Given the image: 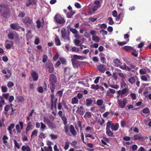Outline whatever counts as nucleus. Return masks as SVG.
<instances>
[{
	"instance_id": "052dcab7",
	"label": "nucleus",
	"mask_w": 151,
	"mask_h": 151,
	"mask_svg": "<svg viewBox=\"0 0 151 151\" xmlns=\"http://www.w3.org/2000/svg\"><path fill=\"white\" fill-rule=\"evenodd\" d=\"M64 129L65 133H67L68 132L69 128L68 126H67V125H65L64 127Z\"/></svg>"
},
{
	"instance_id": "a18cd8bd",
	"label": "nucleus",
	"mask_w": 151,
	"mask_h": 151,
	"mask_svg": "<svg viewBox=\"0 0 151 151\" xmlns=\"http://www.w3.org/2000/svg\"><path fill=\"white\" fill-rule=\"evenodd\" d=\"M44 148L45 151H52V148L50 146L48 147H45Z\"/></svg>"
},
{
	"instance_id": "bf43d9fd",
	"label": "nucleus",
	"mask_w": 151,
	"mask_h": 151,
	"mask_svg": "<svg viewBox=\"0 0 151 151\" xmlns=\"http://www.w3.org/2000/svg\"><path fill=\"white\" fill-rule=\"evenodd\" d=\"M7 86L9 88H11L14 86V84L12 82L10 81L8 83Z\"/></svg>"
},
{
	"instance_id": "ddd939ff",
	"label": "nucleus",
	"mask_w": 151,
	"mask_h": 151,
	"mask_svg": "<svg viewBox=\"0 0 151 151\" xmlns=\"http://www.w3.org/2000/svg\"><path fill=\"white\" fill-rule=\"evenodd\" d=\"M32 126L31 122H29L27 123V125L26 129V132L27 134L29 131L32 129Z\"/></svg>"
},
{
	"instance_id": "4be33fe9",
	"label": "nucleus",
	"mask_w": 151,
	"mask_h": 151,
	"mask_svg": "<svg viewBox=\"0 0 151 151\" xmlns=\"http://www.w3.org/2000/svg\"><path fill=\"white\" fill-rule=\"evenodd\" d=\"M106 134L108 136L110 137L114 136L113 132L110 129H106Z\"/></svg>"
},
{
	"instance_id": "2f4dec72",
	"label": "nucleus",
	"mask_w": 151,
	"mask_h": 151,
	"mask_svg": "<svg viewBox=\"0 0 151 151\" xmlns=\"http://www.w3.org/2000/svg\"><path fill=\"white\" fill-rule=\"evenodd\" d=\"M59 60H60L61 63L64 65H66L67 64V62L66 60L64 58L61 57L59 58Z\"/></svg>"
},
{
	"instance_id": "3c124183",
	"label": "nucleus",
	"mask_w": 151,
	"mask_h": 151,
	"mask_svg": "<svg viewBox=\"0 0 151 151\" xmlns=\"http://www.w3.org/2000/svg\"><path fill=\"white\" fill-rule=\"evenodd\" d=\"M37 27L38 28H40L41 26V22L40 21L38 20L36 21Z\"/></svg>"
},
{
	"instance_id": "c9c22d12",
	"label": "nucleus",
	"mask_w": 151,
	"mask_h": 151,
	"mask_svg": "<svg viewBox=\"0 0 151 151\" xmlns=\"http://www.w3.org/2000/svg\"><path fill=\"white\" fill-rule=\"evenodd\" d=\"M62 119L63 121V124L65 125H67L68 122L66 117L65 116H63V117H62Z\"/></svg>"
},
{
	"instance_id": "680f3d73",
	"label": "nucleus",
	"mask_w": 151,
	"mask_h": 151,
	"mask_svg": "<svg viewBox=\"0 0 151 151\" xmlns=\"http://www.w3.org/2000/svg\"><path fill=\"white\" fill-rule=\"evenodd\" d=\"M104 122V120L103 119H99L98 120V123L100 125H101Z\"/></svg>"
},
{
	"instance_id": "412c9836",
	"label": "nucleus",
	"mask_w": 151,
	"mask_h": 151,
	"mask_svg": "<svg viewBox=\"0 0 151 151\" xmlns=\"http://www.w3.org/2000/svg\"><path fill=\"white\" fill-rule=\"evenodd\" d=\"M99 55L100 57V60L101 62L102 63H104L106 60V58L104 57L105 55L103 53H101L99 54Z\"/></svg>"
},
{
	"instance_id": "4d7b16f0",
	"label": "nucleus",
	"mask_w": 151,
	"mask_h": 151,
	"mask_svg": "<svg viewBox=\"0 0 151 151\" xmlns=\"http://www.w3.org/2000/svg\"><path fill=\"white\" fill-rule=\"evenodd\" d=\"M133 50V52H131V54L134 57H137L138 55V54L137 53V51L136 50Z\"/></svg>"
},
{
	"instance_id": "bb28decb",
	"label": "nucleus",
	"mask_w": 151,
	"mask_h": 151,
	"mask_svg": "<svg viewBox=\"0 0 151 151\" xmlns=\"http://www.w3.org/2000/svg\"><path fill=\"white\" fill-rule=\"evenodd\" d=\"M113 62L115 63V66L116 67L119 66V64L120 63V60L118 58L114 60Z\"/></svg>"
},
{
	"instance_id": "1a4fd4ad",
	"label": "nucleus",
	"mask_w": 151,
	"mask_h": 151,
	"mask_svg": "<svg viewBox=\"0 0 151 151\" xmlns=\"http://www.w3.org/2000/svg\"><path fill=\"white\" fill-rule=\"evenodd\" d=\"M19 124H17L16 126V128L17 132H20L23 127V123L22 122H19Z\"/></svg>"
},
{
	"instance_id": "c756f323",
	"label": "nucleus",
	"mask_w": 151,
	"mask_h": 151,
	"mask_svg": "<svg viewBox=\"0 0 151 151\" xmlns=\"http://www.w3.org/2000/svg\"><path fill=\"white\" fill-rule=\"evenodd\" d=\"M37 133H38V131L37 130L35 129L34 131H33L31 134V138L32 137H35L37 135Z\"/></svg>"
},
{
	"instance_id": "a878e982",
	"label": "nucleus",
	"mask_w": 151,
	"mask_h": 151,
	"mask_svg": "<svg viewBox=\"0 0 151 151\" xmlns=\"http://www.w3.org/2000/svg\"><path fill=\"white\" fill-rule=\"evenodd\" d=\"M128 89L127 88H125L121 90H119L121 94V97H122V95L125 94L128 91Z\"/></svg>"
},
{
	"instance_id": "e2e57ef3",
	"label": "nucleus",
	"mask_w": 151,
	"mask_h": 151,
	"mask_svg": "<svg viewBox=\"0 0 151 151\" xmlns=\"http://www.w3.org/2000/svg\"><path fill=\"white\" fill-rule=\"evenodd\" d=\"M101 6V4H97L95 5V12L99 9Z\"/></svg>"
},
{
	"instance_id": "49530a36",
	"label": "nucleus",
	"mask_w": 151,
	"mask_h": 151,
	"mask_svg": "<svg viewBox=\"0 0 151 151\" xmlns=\"http://www.w3.org/2000/svg\"><path fill=\"white\" fill-rule=\"evenodd\" d=\"M18 100L20 102H22L24 101V99L23 96H19L17 97Z\"/></svg>"
},
{
	"instance_id": "f8f14e48",
	"label": "nucleus",
	"mask_w": 151,
	"mask_h": 151,
	"mask_svg": "<svg viewBox=\"0 0 151 151\" xmlns=\"http://www.w3.org/2000/svg\"><path fill=\"white\" fill-rule=\"evenodd\" d=\"M10 15L9 11L7 8L5 10H4V12L2 13L1 16L4 17L8 18Z\"/></svg>"
},
{
	"instance_id": "79ce46f5",
	"label": "nucleus",
	"mask_w": 151,
	"mask_h": 151,
	"mask_svg": "<svg viewBox=\"0 0 151 151\" xmlns=\"http://www.w3.org/2000/svg\"><path fill=\"white\" fill-rule=\"evenodd\" d=\"M8 37L9 39L10 40H13L14 38V35L13 33H9L8 35Z\"/></svg>"
},
{
	"instance_id": "0eeeda50",
	"label": "nucleus",
	"mask_w": 151,
	"mask_h": 151,
	"mask_svg": "<svg viewBox=\"0 0 151 151\" xmlns=\"http://www.w3.org/2000/svg\"><path fill=\"white\" fill-rule=\"evenodd\" d=\"M49 79L51 84H55L56 83L57 78L55 74H52L50 75Z\"/></svg>"
},
{
	"instance_id": "aec40b11",
	"label": "nucleus",
	"mask_w": 151,
	"mask_h": 151,
	"mask_svg": "<svg viewBox=\"0 0 151 151\" xmlns=\"http://www.w3.org/2000/svg\"><path fill=\"white\" fill-rule=\"evenodd\" d=\"M119 127V126L118 123H116L115 124L113 123L112 127H111V129L113 131H116L118 129Z\"/></svg>"
},
{
	"instance_id": "dca6fc26",
	"label": "nucleus",
	"mask_w": 151,
	"mask_h": 151,
	"mask_svg": "<svg viewBox=\"0 0 151 151\" xmlns=\"http://www.w3.org/2000/svg\"><path fill=\"white\" fill-rule=\"evenodd\" d=\"M118 67L122 70H125L128 71H130L131 70V69L129 67L127 66L126 64L125 63H124L122 65H119V66Z\"/></svg>"
},
{
	"instance_id": "c85d7f7f",
	"label": "nucleus",
	"mask_w": 151,
	"mask_h": 151,
	"mask_svg": "<svg viewBox=\"0 0 151 151\" xmlns=\"http://www.w3.org/2000/svg\"><path fill=\"white\" fill-rule=\"evenodd\" d=\"M124 49L127 51H131L134 50L133 47L129 46H125L124 47Z\"/></svg>"
},
{
	"instance_id": "a211bd4d",
	"label": "nucleus",
	"mask_w": 151,
	"mask_h": 151,
	"mask_svg": "<svg viewBox=\"0 0 151 151\" xmlns=\"http://www.w3.org/2000/svg\"><path fill=\"white\" fill-rule=\"evenodd\" d=\"M70 132L74 136H76L77 134V132L75 129L74 126L71 125L70 126Z\"/></svg>"
},
{
	"instance_id": "473e14b6",
	"label": "nucleus",
	"mask_w": 151,
	"mask_h": 151,
	"mask_svg": "<svg viewBox=\"0 0 151 151\" xmlns=\"http://www.w3.org/2000/svg\"><path fill=\"white\" fill-rule=\"evenodd\" d=\"M129 39H128L126 42H118V44L120 46H122L126 44L129 42Z\"/></svg>"
},
{
	"instance_id": "b1692460",
	"label": "nucleus",
	"mask_w": 151,
	"mask_h": 151,
	"mask_svg": "<svg viewBox=\"0 0 151 151\" xmlns=\"http://www.w3.org/2000/svg\"><path fill=\"white\" fill-rule=\"evenodd\" d=\"M11 106L9 105H6L4 108V112H3V113L5 115H6L7 112L9 110Z\"/></svg>"
},
{
	"instance_id": "f03ea898",
	"label": "nucleus",
	"mask_w": 151,
	"mask_h": 151,
	"mask_svg": "<svg viewBox=\"0 0 151 151\" xmlns=\"http://www.w3.org/2000/svg\"><path fill=\"white\" fill-rule=\"evenodd\" d=\"M43 121L47 125L49 128L53 129L56 128V124L53 122L51 121L47 117H44Z\"/></svg>"
},
{
	"instance_id": "6ab92c4d",
	"label": "nucleus",
	"mask_w": 151,
	"mask_h": 151,
	"mask_svg": "<svg viewBox=\"0 0 151 151\" xmlns=\"http://www.w3.org/2000/svg\"><path fill=\"white\" fill-rule=\"evenodd\" d=\"M10 28L14 30H16L19 28V24L18 23H13L10 24Z\"/></svg>"
},
{
	"instance_id": "09e8293b",
	"label": "nucleus",
	"mask_w": 151,
	"mask_h": 151,
	"mask_svg": "<svg viewBox=\"0 0 151 151\" xmlns=\"http://www.w3.org/2000/svg\"><path fill=\"white\" fill-rule=\"evenodd\" d=\"M40 124H41V126L40 127V129H42V131H43V129H45L46 127V126L45 124H44L42 122H40Z\"/></svg>"
},
{
	"instance_id": "4c0bfd02",
	"label": "nucleus",
	"mask_w": 151,
	"mask_h": 151,
	"mask_svg": "<svg viewBox=\"0 0 151 151\" xmlns=\"http://www.w3.org/2000/svg\"><path fill=\"white\" fill-rule=\"evenodd\" d=\"M50 86V90L51 93H53L55 87V84H51Z\"/></svg>"
},
{
	"instance_id": "72a5a7b5",
	"label": "nucleus",
	"mask_w": 151,
	"mask_h": 151,
	"mask_svg": "<svg viewBox=\"0 0 151 151\" xmlns=\"http://www.w3.org/2000/svg\"><path fill=\"white\" fill-rule=\"evenodd\" d=\"M83 110V107L82 106L80 107V108H78L77 110V111H78L79 114L81 115H83L84 114V112L82 110Z\"/></svg>"
},
{
	"instance_id": "7ed1b4c3",
	"label": "nucleus",
	"mask_w": 151,
	"mask_h": 151,
	"mask_svg": "<svg viewBox=\"0 0 151 151\" xmlns=\"http://www.w3.org/2000/svg\"><path fill=\"white\" fill-rule=\"evenodd\" d=\"M45 68L46 71L50 73H52L54 70V68L52 63L48 61L45 64Z\"/></svg>"
},
{
	"instance_id": "6e6552de",
	"label": "nucleus",
	"mask_w": 151,
	"mask_h": 151,
	"mask_svg": "<svg viewBox=\"0 0 151 151\" xmlns=\"http://www.w3.org/2000/svg\"><path fill=\"white\" fill-rule=\"evenodd\" d=\"M71 61L73 67L75 68H77L82 63L81 62L78 61L75 59H72Z\"/></svg>"
},
{
	"instance_id": "5fc2aeb1",
	"label": "nucleus",
	"mask_w": 151,
	"mask_h": 151,
	"mask_svg": "<svg viewBox=\"0 0 151 151\" xmlns=\"http://www.w3.org/2000/svg\"><path fill=\"white\" fill-rule=\"evenodd\" d=\"M86 104L87 105L91 104L92 103V101L90 99H86Z\"/></svg>"
},
{
	"instance_id": "4468645a",
	"label": "nucleus",
	"mask_w": 151,
	"mask_h": 151,
	"mask_svg": "<svg viewBox=\"0 0 151 151\" xmlns=\"http://www.w3.org/2000/svg\"><path fill=\"white\" fill-rule=\"evenodd\" d=\"M31 74L33 81H36L37 80L38 78V75L37 72L36 71L33 72Z\"/></svg>"
},
{
	"instance_id": "8fccbe9b",
	"label": "nucleus",
	"mask_w": 151,
	"mask_h": 151,
	"mask_svg": "<svg viewBox=\"0 0 151 151\" xmlns=\"http://www.w3.org/2000/svg\"><path fill=\"white\" fill-rule=\"evenodd\" d=\"M84 117H87L90 118L91 117V114L89 112H86L84 116Z\"/></svg>"
},
{
	"instance_id": "393cba45",
	"label": "nucleus",
	"mask_w": 151,
	"mask_h": 151,
	"mask_svg": "<svg viewBox=\"0 0 151 151\" xmlns=\"http://www.w3.org/2000/svg\"><path fill=\"white\" fill-rule=\"evenodd\" d=\"M22 151H31V149L28 145H23L22 147Z\"/></svg>"
},
{
	"instance_id": "9b49d317",
	"label": "nucleus",
	"mask_w": 151,
	"mask_h": 151,
	"mask_svg": "<svg viewBox=\"0 0 151 151\" xmlns=\"http://www.w3.org/2000/svg\"><path fill=\"white\" fill-rule=\"evenodd\" d=\"M144 138L143 137L140 133L134 135L132 137V139L134 140H139Z\"/></svg>"
},
{
	"instance_id": "2eb2a0df",
	"label": "nucleus",
	"mask_w": 151,
	"mask_h": 151,
	"mask_svg": "<svg viewBox=\"0 0 151 151\" xmlns=\"http://www.w3.org/2000/svg\"><path fill=\"white\" fill-rule=\"evenodd\" d=\"M73 59L76 60H82L84 59H86V57L84 56H82L81 55H73Z\"/></svg>"
},
{
	"instance_id": "864d4df0",
	"label": "nucleus",
	"mask_w": 151,
	"mask_h": 151,
	"mask_svg": "<svg viewBox=\"0 0 151 151\" xmlns=\"http://www.w3.org/2000/svg\"><path fill=\"white\" fill-rule=\"evenodd\" d=\"M72 51L75 52H78L79 51V49L78 48H77L76 47H73L71 49Z\"/></svg>"
},
{
	"instance_id": "20e7f679",
	"label": "nucleus",
	"mask_w": 151,
	"mask_h": 151,
	"mask_svg": "<svg viewBox=\"0 0 151 151\" xmlns=\"http://www.w3.org/2000/svg\"><path fill=\"white\" fill-rule=\"evenodd\" d=\"M127 98H124L122 100L118 99L117 103L118 106L119 108H124L125 107L127 103Z\"/></svg>"
},
{
	"instance_id": "5701e85b",
	"label": "nucleus",
	"mask_w": 151,
	"mask_h": 151,
	"mask_svg": "<svg viewBox=\"0 0 151 151\" xmlns=\"http://www.w3.org/2000/svg\"><path fill=\"white\" fill-rule=\"evenodd\" d=\"M55 44L57 46H59L61 45V42L59 39V37L58 36H56L55 38Z\"/></svg>"
},
{
	"instance_id": "69168bd1",
	"label": "nucleus",
	"mask_w": 151,
	"mask_h": 151,
	"mask_svg": "<svg viewBox=\"0 0 151 151\" xmlns=\"http://www.w3.org/2000/svg\"><path fill=\"white\" fill-rule=\"evenodd\" d=\"M1 88L2 91L3 92H6L7 91V88L6 86H2Z\"/></svg>"
},
{
	"instance_id": "603ef678",
	"label": "nucleus",
	"mask_w": 151,
	"mask_h": 151,
	"mask_svg": "<svg viewBox=\"0 0 151 151\" xmlns=\"http://www.w3.org/2000/svg\"><path fill=\"white\" fill-rule=\"evenodd\" d=\"M108 20L109 21V24L110 25H112L114 24V22L113 21L112 18L110 17L108 18Z\"/></svg>"
},
{
	"instance_id": "f257e3e1",
	"label": "nucleus",
	"mask_w": 151,
	"mask_h": 151,
	"mask_svg": "<svg viewBox=\"0 0 151 151\" xmlns=\"http://www.w3.org/2000/svg\"><path fill=\"white\" fill-rule=\"evenodd\" d=\"M22 21L27 27L31 28L34 25L32 19L29 17H25L22 19Z\"/></svg>"
},
{
	"instance_id": "ea45409f",
	"label": "nucleus",
	"mask_w": 151,
	"mask_h": 151,
	"mask_svg": "<svg viewBox=\"0 0 151 151\" xmlns=\"http://www.w3.org/2000/svg\"><path fill=\"white\" fill-rule=\"evenodd\" d=\"M100 32L102 34L103 36H104L105 35H107L108 33V32L107 31L104 30L103 29H101L100 31Z\"/></svg>"
},
{
	"instance_id": "e433bc0d",
	"label": "nucleus",
	"mask_w": 151,
	"mask_h": 151,
	"mask_svg": "<svg viewBox=\"0 0 151 151\" xmlns=\"http://www.w3.org/2000/svg\"><path fill=\"white\" fill-rule=\"evenodd\" d=\"M47 56L46 55H42V61L43 63H45L47 60Z\"/></svg>"
},
{
	"instance_id": "39448f33",
	"label": "nucleus",
	"mask_w": 151,
	"mask_h": 151,
	"mask_svg": "<svg viewBox=\"0 0 151 151\" xmlns=\"http://www.w3.org/2000/svg\"><path fill=\"white\" fill-rule=\"evenodd\" d=\"M61 36L63 39L68 40H70L69 37L70 32H68V34L65 29L63 27L61 29Z\"/></svg>"
},
{
	"instance_id": "a19ab883",
	"label": "nucleus",
	"mask_w": 151,
	"mask_h": 151,
	"mask_svg": "<svg viewBox=\"0 0 151 151\" xmlns=\"http://www.w3.org/2000/svg\"><path fill=\"white\" fill-rule=\"evenodd\" d=\"M70 30L73 34L78 33V32L75 28H70Z\"/></svg>"
},
{
	"instance_id": "774afa93",
	"label": "nucleus",
	"mask_w": 151,
	"mask_h": 151,
	"mask_svg": "<svg viewBox=\"0 0 151 151\" xmlns=\"http://www.w3.org/2000/svg\"><path fill=\"white\" fill-rule=\"evenodd\" d=\"M138 148L137 145H133L132 146V150L133 151H134L136 150Z\"/></svg>"
},
{
	"instance_id": "f704fd0d",
	"label": "nucleus",
	"mask_w": 151,
	"mask_h": 151,
	"mask_svg": "<svg viewBox=\"0 0 151 151\" xmlns=\"http://www.w3.org/2000/svg\"><path fill=\"white\" fill-rule=\"evenodd\" d=\"M128 81L131 84H133L135 82V80L134 77H132L129 79Z\"/></svg>"
},
{
	"instance_id": "338daca9",
	"label": "nucleus",
	"mask_w": 151,
	"mask_h": 151,
	"mask_svg": "<svg viewBox=\"0 0 151 151\" xmlns=\"http://www.w3.org/2000/svg\"><path fill=\"white\" fill-rule=\"evenodd\" d=\"M9 93H6L3 94L2 96L4 97L7 100L8 99L9 96Z\"/></svg>"
},
{
	"instance_id": "6e6d98bb",
	"label": "nucleus",
	"mask_w": 151,
	"mask_h": 151,
	"mask_svg": "<svg viewBox=\"0 0 151 151\" xmlns=\"http://www.w3.org/2000/svg\"><path fill=\"white\" fill-rule=\"evenodd\" d=\"M130 96L132 100H135L136 99V96L135 93H132L130 94Z\"/></svg>"
},
{
	"instance_id": "58836bf2",
	"label": "nucleus",
	"mask_w": 151,
	"mask_h": 151,
	"mask_svg": "<svg viewBox=\"0 0 151 151\" xmlns=\"http://www.w3.org/2000/svg\"><path fill=\"white\" fill-rule=\"evenodd\" d=\"M142 112L144 114H148L150 113V110L148 108H145L142 110Z\"/></svg>"
},
{
	"instance_id": "7c9ffc66",
	"label": "nucleus",
	"mask_w": 151,
	"mask_h": 151,
	"mask_svg": "<svg viewBox=\"0 0 151 151\" xmlns=\"http://www.w3.org/2000/svg\"><path fill=\"white\" fill-rule=\"evenodd\" d=\"M71 103L73 104H77L78 103V99L77 98L74 97L72 99Z\"/></svg>"
},
{
	"instance_id": "cd10ccee",
	"label": "nucleus",
	"mask_w": 151,
	"mask_h": 151,
	"mask_svg": "<svg viewBox=\"0 0 151 151\" xmlns=\"http://www.w3.org/2000/svg\"><path fill=\"white\" fill-rule=\"evenodd\" d=\"M113 124V123H112V121L108 120V122L106 124V129H110V128H111Z\"/></svg>"
},
{
	"instance_id": "c03bdc74",
	"label": "nucleus",
	"mask_w": 151,
	"mask_h": 151,
	"mask_svg": "<svg viewBox=\"0 0 151 151\" xmlns=\"http://www.w3.org/2000/svg\"><path fill=\"white\" fill-rule=\"evenodd\" d=\"M103 104V101L102 99H98L97 101V104L99 106H101Z\"/></svg>"
},
{
	"instance_id": "423d86ee",
	"label": "nucleus",
	"mask_w": 151,
	"mask_h": 151,
	"mask_svg": "<svg viewBox=\"0 0 151 151\" xmlns=\"http://www.w3.org/2000/svg\"><path fill=\"white\" fill-rule=\"evenodd\" d=\"M54 19L57 23L59 24L64 23L65 22L64 19L60 14H56L55 17Z\"/></svg>"
},
{
	"instance_id": "f3484780",
	"label": "nucleus",
	"mask_w": 151,
	"mask_h": 151,
	"mask_svg": "<svg viewBox=\"0 0 151 151\" xmlns=\"http://www.w3.org/2000/svg\"><path fill=\"white\" fill-rule=\"evenodd\" d=\"M94 5H90L89 6V9L88 10V13L90 15H92L94 14Z\"/></svg>"
},
{
	"instance_id": "de8ad7c7",
	"label": "nucleus",
	"mask_w": 151,
	"mask_h": 151,
	"mask_svg": "<svg viewBox=\"0 0 151 151\" xmlns=\"http://www.w3.org/2000/svg\"><path fill=\"white\" fill-rule=\"evenodd\" d=\"M139 72L140 74L143 75L146 73V71L145 69H142L140 70Z\"/></svg>"
},
{
	"instance_id": "9d476101",
	"label": "nucleus",
	"mask_w": 151,
	"mask_h": 151,
	"mask_svg": "<svg viewBox=\"0 0 151 151\" xmlns=\"http://www.w3.org/2000/svg\"><path fill=\"white\" fill-rule=\"evenodd\" d=\"M97 68L102 73H104L106 70V67L103 64H100L98 65Z\"/></svg>"
},
{
	"instance_id": "37998d69",
	"label": "nucleus",
	"mask_w": 151,
	"mask_h": 151,
	"mask_svg": "<svg viewBox=\"0 0 151 151\" xmlns=\"http://www.w3.org/2000/svg\"><path fill=\"white\" fill-rule=\"evenodd\" d=\"M14 142L15 147H16L18 149H19L20 148V147L18 143L17 142V140L14 139Z\"/></svg>"
},
{
	"instance_id": "13d9d810",
	"label": "nucleus",
	"mask_w": 151,
	"mask_h": 151,
	"mask_svg": "<svg viewBox=\"0 0 151 151\" xmlns=\"http://www.w3.org/2000/svg\"><path fill=\"white\" fill-rule=\"evenodd\" d=\"M69 142L68 141L66 142L65 143V145L64 147V149L65 150H67L69 148Z\"/></svg>"
},
{
	"instance_id": "0e129e2a",
	"label": "nucleus",
	"mask_w": 151,
	"mask_h": 151,
	"mask_svg": "<svg viewBox=\"0 0 151 151\" xmlns=\"http://www.w3.org/2000/svg\"><path fill=\"white\" fill-rule=\"evenodd\" d=\"M25 15V14L24 12L20 13L18 15L19 17H24Z\"/></svg>"
}]
</instances>
